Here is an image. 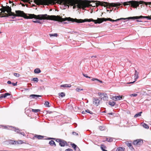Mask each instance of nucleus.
Listing matches in <instances>:
<instances>
[{
	"mask_svg": "<svg viewBox=\"0 0 151 151\" xmlns=\"http://www.w3.org/2000/svg\"><path fill=\"white\" fill-rule=\"evenodd\" d=\"M65 23H68L67 22H64Z\"/></svg>",
	"mask_w": 151,
	"mask_h": 151,
	"instance_id": "60",
	"label": "nucleus"
},
{
	"mask_svg": "<svg viewBox=\"0 0 151 151\" xmlns=\"http://www.w3.org/2000/svg\"><path fill=\"white\" fill-rule=\"evenodd\" d=\"M99 129L100 130L103 131L105 130V127L104 126H100L99 127Z\"/></svg>",
	"mask_w": 151,
	"mask_h": 151,
	"instance_id": "27",
	"label": "nucleus"
},
{
	"mask_svg": "<svg viewBox=\"0 0 151 151\" xmlns=\"http://www.w3.org/2000/svg\"><path fill=\"white\" fill-rule=\"evenodd\" d=\"M105 96H104V97L103 98H102V99H102L103 100L105 101L107 100L108 99V97H107V94H105Z\"/></svg>",
	"mask_w": 151,
	"mask_h": 151,
	"instance_id": "28",
	"label": "nucleus"
},
{
	"mask_svg": "<svg viewBox=\"0 0 151 151\" xmlns=\"http://www.w3.org/2000/svg\"><path fill=\"white\" fill-rule=\"evenodd\" d=\"M127 146L129 147V148L132 150L133 151L134 150V148L133 147L132 144L131 143H127Z\"/></svg>",
	"mask_w": 151,
	"mask_h": 151,
	"instance_id": "14",
	"label": "nucleus"
},
{
	"mask_svg": "<svg viewBox=\"0 0 151 151\" xmlns=\"http://www.w3.org/2000/svg\"><path fill=\"white\" fill-rule=\"evenodd\" d=\"M139 73L137 72L136 70H135V74H134V80L135 81L133 82H130L128 83V84H130V83H134L136 81L137 79H138L139 78Z\"/></svg>",
	"mask_w": 151,
	"mask_h": 151,
	"instance_id": "8",
	"label": "nucleus"
},
{
	"mask_svg": "<svg viewBox=\"0 0 151 151\" xmlns=\"http://www.w3.org/2000/svg\"><path fill=\"white\" fill-rule=\"evenodd\" d=\"M22 6H25V4H22Z\"/></svg>",
	"mask_w": 151,
	"mask_h": 151,
	"instance_id": "54",
	"label": "nucleus"
},
{
	"mask_svg": "<svg viewBox=\"0 0 151 151\" xmlns=\"http://www.w3.org/2000/svg\"><path fill=\"white\" fill-rule=\"evenodd\" d=\"M4 94H2L0 95V99H2L3 98H4Z\"/></svg>",
	"mask_w": 151,
	"mask_h": 151,
	"instance_id": "44",
	"label": "nucleus"
},
{
	"mask_svg": "<svg viewBox=\"0 0 151 151\" xmlns=\"http://www.w3.org/2000/svg\"><path fill=\"white\" fill-rule=\"evenodd\" d=\"M40 111V110L38 109H32V111L33 112H35V113H37V112H39Z\"/></svg>",
	"mask_w": 151,
	"mask_h": 151,
	"instance_id": "29",
	"label": "nucleus"
},
{
	"mask_svg": "<svg viewBox=\"0 0 151 151\" xmlns=\"http://www.w3.org/2000/svg\"><path fill=\"white\" fill-rule=\"evenodd\" d=\"M122 96H114L112 98V99L114 101L120 100L122 98Z\"/></svg>",
	"mask_w": 151,
	"mask_h": 151,
	"instance_id": "11",
	"label": "nucleus"
},
{
	"mask_svg": "<svg viewBox=\"0 0 151 151\" xmlns=\"http://www.w3.org/2000/svg\"><path fill=\"white\" fill-rule=\"evenodd\" d=\"M32 81L36 82H37L38 81V79L37 78H33Z\"/></svg>",
	"mask_w": 151,
	"mask_h": 151,
	"instance_id": "33",
	"label": "nucleus"
},
{
	"mask_svg": "<svg viewBox=\"0 0 151 151\" xmlns=\"http://www.w3.org/2000/svg\"><path fill=\"white\" fill-rule=\"evenodd\" d=\"M109 105H110L112 106H114L115 104V103L114 102L109 101Z\"/></svg>",
	"mask_w": 151,
	"mask_h": 151,
	"instance_id": "25",
	"label": "nucleus"
},
{
	"mask_svg": "<svg viewBox=\"0 0 151 151\" xmlns=\"http://www.w3.org/2000/svg\"><path fill=\"white\" fill-rule=\"evenodd\" d=\"M50 37H57L58 36V34L57 33H55L54 34H50Z\"/></svg>",
	"mask_w": 151,
	"mask_h": 151,
	"instance_id": "32",
	"label": "nucleus"
},
{
	"mask_svg": "<svg viewBox=\"0 0 151 151\" xmlns=\"http://www.w3.org/2000/svg\"><path fill=\"white\" fill-rule=\"evenodd\" d=\"M124 148L120 147L117 148L116 151H124Z\"/></svg>",
	"mask_w": 151,
	"mask_h": 151,
	"instance_id": "21",
	"label": "nucleus"
},
{
	"mask_svg": "<svg viewBox=\"0 0 151 151\" xmlns=\"http://www.w3.org/2000/svg\"><path fill=\"white\" fill-rule=\"evenodd\" d=\"M62 140V139H57L56 140V141L57 142H58L59 143V144H60V142H61V140Z\"/></svg>",
	"mask_w": 151,
	"mask_h": 151,
	"instance_id": "41",
	"label": "nucleus"
},
{
	"mask_svg": "<svg viewBox=\"0 0 151 151\" xmlns=\"http://www.w3.org/2000/svg\"><path fill=\"white\" fill-rule=\"evenodd\" d=\"M12 85L13 86H16L17 85V82H16V83H12Z\"/></svg>",
	"mask_w": 151,
	"mask_h": 151,
	"instance_id": "42",
	"label": "nucleus"
},
{
	"mask_svg": "<svg viewBox=\"0 0 151 151\" xmlns=\"http://www.w3.org/2000/svg\"><path fill=\"white\" fill-rule=\"evenodd\" d=\"M34 72L35 73H39L41 72V71L39 68H37L34 70Z\"/></svg>",
	"mask_w": 151,
	"mask_h": 151,
	"instance_id": "17",
	"label": "nucleus"
},
{
	"mask_svg": "<svg viewBox=\"0 0 151 151\" xmlns=\"http://www.w3.org/2000/svg\"><path fill=\"white\" fill-rule=\"evenodd\" d=\"M9 3H11V2L10 1H9Z\"/></svg>",
	"mask_w": 151,
	"mask_h": 151,
	"instance_id": "59",
	"label": "nucleus"
},
{
	"mask_svg": "<svg viewBox=\"0 0 151 151\" xmlns=\"http://www.w3.org/2000/svg\"><path fill=\"white\" fill-rule=\"evenodd\" d=\"M71 145L72 147L75 150H76V148L77 147V146L75 144L73 143L72 144H71Z\"/></svg>",
	"mask_w": 151,
	"mask_h": 151,
	"instance_id": "31",
	"label": "nucleus"
},
{
	"mask_svg": "<svg viewBox=\"0 0 151 151\" xmlns=\"http://www.w3.org/2000/svg\"><path fill=\"white\" fill-rule=\"evenodd\" d=\"M7 83L8 84H11L12 83V82H11V81H7Z\"/></svg>",
	"mask_w": 151,
	"mask_h": 151,
	"instance_id": "48",
	"label": "nucleus"
},
{
	"mask_svg": "<svg viewBox=\"0 0 151 151\" xmlns=\"http://www.w3.org/2000/svg\"><path fill=\"white\" fill-rule=\"evenodd\" d=\"M42 3H46V5L54 4L56 3L60 4L63 9L68 8L70 5L73 6L74 9L77 7L79 9L84 10L89 5L84 1L81 0H38Z\"/></svg>",
	"mask_w": 151,
	"mask_h": 151,
	"instance_id": "2",
	"label": "nucleus"
},
{
	"mask_svg": "<svg viewBox=\"0 0 151 151\" xmlns=\"http://www.w3.org/2000/svg\"><path fill=\"white\" fill-rule=\"evenodd\" d=\"M86 112V110L85 111H82V113L83 114H85Z\"/></svg>",
	"mask_w": 151,
	"mask_h": 151,
	"instance_id": "51",
	"label": "nucleus"
},
{
	"mask_svg": "<svg viewBox=\"0 0 151 151\" xmlns=\"http://www.w3.org/2000/svg\"><path fill=\"white\" fill-rule=\"evenodd\" d=\"M91 80L92 81H99V82L101 83H102V81L97 78H93L92 79H91Z\"/></svg>",
	"mask_w": 151,
	"mask_h": 151,
	"instance_id": "26",
	"label": "nucleus"
},
{
	"mask_svg": "<svg viewBox=\"0 0 151 151\" xmlns=\"http://www.w3.org/2000/svg\"><path fill=\"white\" fill-rule=\"evenodd\" d=\"M12 5H14V4L13 3V4H12Z\"/></svg>",
	"mask_w": 151,
	"mask_h": 151,
	"instance_id": "61",
	"label": "nucleus"
},
{
	"mask_svg": "<svg viewBox=\"0 0 151 151\" xmlns=\"http://www.w3.org/2000/svg\"><path fill=\"white\" fill-rule=\"evenodd\" d=\"M83 76H84V77H86V78H91V77H89V76H88L87 75V74H85L83 73Z\"/></svg>",
	"mask_w": 151,
	"mask_h": 151,
	"instance_id": "38",
	"label": "nucleus"
},
{
	"mask_svg": "<svg viewBox=\"0 0 151 151\" xmlns=\"http://www.w3.org/2000/svg\"><path fill=\"white\" fill-rule=\"evenodd\" d=\"M10 143L12 144H18V143L17 142V141H13L12 140L11 141Z\"/></svg>",
	"mask_w": 151,
	"mask_h": 151,
	"instance_id": "24",
	"label": "nucleus"
},
{
	"mask_svg": "<svg viewBox=\"0 0 151 151\" xmlns=\"http://www.w3.org/2000/svg\"><path fill=\"white\" fill-rule=\"evenodd\" d=\"M101 148L103 151H107L106 150H104V148H103L102 147H101Z\"/></svg>",
	"mask_w": 151,
	"mask_h": 151,
	"instance_id": "50",
	"label": "nucleus"
},
{
	"mask_svg": "<svg viewBox=\"0 0 151 151\" xmlns=\"http://www.w3.org/2000/svg\"><path fill=\"white\" fill-rule=\"evenodd\" d=\"M141 124H142V125L145 128L147 129H149V126L147 124L145 123H142Z\"/></svg>",
	"mask_w": 151,
	"mask_h": 151,
	"instance_id": "19",
	"label": "nucleus"
},
{
	"mask_svg": "<svg viewBox=\"0 0 151 151\" xmlns=\"http://www.w3.org/2000/svg\"><path fill=\"white\" fill-rule=\"evenodd\" d=\"M49 103L48 101H46L45 103V106L47 107H49L50 106L49 105Z\"/></svg>",
	"mask_w": 151,
	"mask_h": 151,
	"instance_id": "30",
	"label": "nucleus"
},
{
	"mask_svg": "<svg viewBox=\"0 0 151 151\" xmlns=\"http://www.w3.org/2000/svg\"><path fill=\"white\" fill-rule=\"evenodd\" d=\"M93 104L98 106L100 103V101L97 98H94L93 99Z\"/></svg>",
	"mask_w": 151,
	"mask_h": 151,
	"instance_id": "9",
	"label": "nucleus"
},
{
	"mask_svg": "<svg viewBox=\"0 0 151 151\" xmlns=\"http://www.w3.org/2000/svg\"><path fill=\"white\" fill-rule=\"evenodd\" d=\"M136 22H142V21H140V20H137L136 21Z\"/></svg>",
	"mask_w": 151,
	"mask_h": 151,
	"instance_id": "53",
	"label": "nucleus"
},
{
	"mask_svg": "<svg viewBox=\"0 0 151 151\" xmlns=\"http://www.w3.org/2000/svg\"><path fill=\"white\" fill-rule=\"evenodd\" d=\"M19 134L21 135H22L24 136H25V134L24 132H20Z\"/></svg>",
	"mask_w": 151,
	"mask_h": 151,
	"instance_id": "47",
	"label": "nucleus"
},
{
	"mask_svg": "<svg viewBox=\"0 0 151 151\" xmlns=\"http://www.w3.org/2000/svg\"><path fill=\"white\" fill-rule=\"evenodd\" d=\"M106 140L109 142H112L113 141V138L109 137L106 138Z\"/></svg>",
	"mask_w": 151,
	"mask_h": 151,
	"instance_id": "23",
	"label": "nucleus"
},
{
	"mask_svg": "<svg viewBox=\"0 0 151 151\" xmlns=\"http://www.w3.org/2000/svg\"><path fill=\"white\" fill-rule=\"evenodd\" d=\"M109 114H111V115H112V113H110Z\"/></svg>",
	"mask_w": 151,
	"mask_h": 151,
	"instance_id": "58",
	"label": "nucleus"
},
{
	"mask_svg": "<svg viewBox=\"0 0 151 151\" xmlns=\"http://www.w3.org/2000/svg\"><path fill=\"white\" fill-rule=\"evenodd\" d=\"M11 10V7L9 6L5 7L3 9H0V17H7L11 15L16 16L14 13L12 12Z\"/></svg>",
	"mask_w": 151,
	"mask_h": 151,
	"instance_id": "5",
	"label": "nucleus"
},
{
	"mask_svg": "<svg viewBox=\"0 0 151 151\" xmlns=\"http://www.w3.org/2000/svg\"><path fill=\"white\" fill-rule=\"evenodd\" d=\"M11 95V94L8 93H5L4 94V98L6 97L7 96H10Z\"/></svg>",
	"mask_w": 151,
	"mask_h": 151,
	"instance_id": "34",
	"label": "nucleus"
},
{
	"mask_svg": "<svg viewBox=\"0 0 151 151\" xmlns=\"http://www.w3.org/2000/svg\"><path fill=\"white\" fill-rule=\"evenodd\" d=\"M86 112H87L89 113H90L91 114H93V113L90 111L89 110L87 109L86 110Z\"/></svg>",
	"mask_w": 151,
	"mask_h": 151,
	"instance_id": "37",
	"label": "nucleus"
},
{
	"mask_svg": "<svg viewBox=\"0 0 151 151\" xmlns=\"http://www.w3.org/2000/svg\"><path fill=\"white\" fill-rule=\"evenodd\" d=\"M40 96H41L39 95L32 94L30 95L29 98L30 99H36V98H37Z\"/></svg>",
	"mask_w": 151,
	"mask_h": 151,
	"instance_id": "12",
	"label": "nucleus"
},
{
	"mask_svg": "<svg viewBox=\"0 0 151 151\" xmlns=\"http://www.w3.org/2000/svg\"><path fill=\"white\" fill-rule=\"evenodd\" d=\"M0 92L1 93H2L3 92V90H1L0 91Z\"/></svg>",
	"mask_w": 151,
	"mask_h": 151,
	"instance_id": "55",
	"label": "nucleus"
},
{
	"mask_svg": "<svg viewBox=\"0 0 151 151\" xmlns=\"http://www.w3.org/2000/svg\"><path fill=\"white\" fill-rule=\"evenodd\" d=\"M59 145L61 147H64L65 146L68 145V144L65 141L62 140L60 142Z\"/></svg>",
	"mask_w": 151,
	"mask_h": 151,
	"instance_id": "10",
	"label": "nucleus"
},
{
	"mask_svg": "<svg viewBox=\"0 0 151 151\" xmlns=\"http://www.w3.org/2000/svg\"><path fill=\"white\" fill-rule=\"evenodd\" d=\"M12 127V130L14 131L15 132H16L17 133H19V132L20 131H22L21 130L19 129H18V128H17L15 127Z\"/></svg>",
	"mask_w": 151,
	"mask_h": 151,
	"instance_id": "13",
	"label": "nucleus"
},
{
	"mask_svg": "<svg viewBox=\"0 0 151 151\" xmlns=\"http://www.w3.org/2000/svg\"><path fill=\"white\" fill-rule=\"evenodd\" d=\"M58 95L61 97H63L65 96V93L64 92H61L60 93H58Z\"/></svg>",
	"mask_w": 151,
	"mask_h": 151,
	"instance_id": "22",
	"label": "nucleus"
},
{
	"mask_svg": "<svg viewBox=\"0 0 151 151\" xmlns=\"http://www.w3.org/2000/svg\"><path fill=\"white\" fill-rule=\"evenodd\" d=\"M82 90H83V89H80V88H77L76 89V91H78V92H79L80 91H82Z\"/></svg>",
	"mask_w": 151,
	"mask_h": 151,
	"instance_id": "39",
	"label": "nucleus"
},
{
	"mask_svg": "<svg viewBox=\"0 0 151 151\" xmlns=\"http://www.w3.org/2000/svg\"><path fill=\"white\" fill-rule=\"evenodd\" d=\"M93 57H94V58H96V56H92L91 57V58H92Z\"/></svg>",
	"mask_w": 151,
	"mask_h": 151,
	"instance_id": "56",
	"label": "nucleus"
},
{
	"mask_svg": "<svg viewBox=\"0 0 151 151\" xmlns=\"http://www.w3.org/2000/svg\"><path fill=\"white\" fill-rule=\"evenodd\" d=\"M1 33V32H0V33Z\"/></svg>",
	"mask_w": 151,
	"mask_h": 151,
	"instance_id": "64",
	"label": "nucleus"
},
{
	"mask_svg": "<svg viewBox=\"0 0 151 151\" xmlns=\"http://www.w3.org/2000/svg\"><path fill=\"white\" fill-rule=\"evenodd\" d=\"M48 139H55V138H49Z\"/></svg>",
	"mask_w": 151,
	"mask_h": 151,
	"instance_id": "52",
	"label": "nucleus"
},
{
	"mask_svg": "<svg viewBox=\"0 0 151 151\" xmlns=\"http://www.w3.org/2000/svg\"><path fill=\"white\" fill-rule=\"evenodd\" d=\"M51 16H54V17H52L51 20L56 21L60 22H62L67 21L68 22L71 21L72 22H76L78 23H81L85 22H94V23L95 24H100L102 23L103 21H109L112 22H117L120 20L122 19H126L128 20L134 19H138L142 18H147L148 19V16H136L133 17H130L127 18H120L116 20H114L110 18H97L96 20H94L92 19H73L71 18L70 17H66L64 18H62L59 16H55V15H51Z\"/></svg>",
	"mask_w": 151,
	"mask_h": 151,
	"instance_id": "1",
	"label": "nucleus"
},
{
	"mask_svg": "<svg viewBox=\"0 0 151 151\" xmlns=\"http://www.w3.org/2000/svg\"><path fill=\"white\" fill-rule=\"evenodd\" d=\"M72 134H73L74 135H78V133H77L75 132H72Z\"/></svg>",
	"mask_w": 151,
	"mask_h": 151,
	"instance_id": "46",
	"label": "nucleus"
},
{
	"mask_svg": "<svg viewBox=\"0 0 151 151\" xmlns=\"http://www.w3.org/2000/svg\"><path fill=\"white\" fill-rule=\"evenodd\" d=\"M146 2L140 1V2L132 1L127 2H124L123 3L124 6H127L128 5H131L132 6H133L135 8H137L139 6V4H146Z\"/></svg>",
	"mask_w": 151,
	"mask_h": 151,
	"instance_id": "6",
	"label": "nucleus"
},
{
	"mask_svg": "<svg viewBox=\"0 0 151 151\" xmlns=\"http://www.w3.org/2000/svg\"><path fill=\"white\" fill-rule=\"evenodd\" d=\"M113 9H114V8H113L112 9V10H113Z\"/></svg>",
	"mask_w": 151,
	"mask_h": 151,
	"instance_id": "63",
	"label": "nucleus"
},
{
	"mask_svg": "<svg viewBox=\"0 0 151 151\" xmlns=\"http://www.w3.org/2000/svg\"><path fill=\"white\" fill-rule=\"evenodd\" d=\"M137 94L136 93H133L130 94L129 95L130 96H137Z\"/></svg>",
	"mask_w": 151,
	"mask_h": 151,
	"instance_id": "36",
	"label": "nucleus"
},
{
	"mask_svg": "<svg viewBox=\"0 0 151 151\" xmlns=\"http://www.w3.org/2000/svg\"><path fill=\"white\" fill-rule=\"evenodd\" d=\"M33 22L35 23H40V20H37L36 21H33Z\"/></svg>",
	"mask_w": 151,
	"mask_h": 151,
	"instance_id": "40",
	"label": "nucleus"
},
{
	"mask_svg": "<svg viewBox=\"0 0 151 151\" xmlns=\"http://www.w3.org/2000/svg\"><path fill=\"white\" fill-rule=\"evenodd\" d=\"M35 6V5H32V6Z\"/></svg>",
	"mask_w": 151,
	"mask_h": 151,
	"instance_id": "62",
	"label": "nucleus"
},
{
	"mask_svg": "<svg viewBox=\"0 0 151 151\" xmlns=\"http://www.w3.org/2000/svg\"><path fill=\"white\" fill-rule=\"evenodd\" d=\"M149 4H151V2H148Z\"/></svg>",
	"mask_w": 151,
	"mask_h": 151,
	"instance_id": "57",
	"label": "nucleus"
},
{
	"mask_svg": "<svg viewBox=\"0 0 151 151\" xmlns=\"http://www.w3.org/2000/svg\"><path fill=\"white\" fill-rule=\"evenodd\" d=\"M49 144L52 146H54L55 147L56 146V145L54 142V141L53 140H51L49 142Z\"/></svg>",
	"mask_w": 151,
	"mask_h": 151,
	"instance_id": "15",
	"label": "nucleus"
},
{
	"mask_svg": "<svg viewBox=\"0 0 151 151\" xmlns=\"http://www.w3.org/2000/svg\"><path fill=\"white\" fill-rule=\"evenodd\" d=\"M142 113V112H140L139 113H138L137 114H136L134 116V117L136 118L140 116H141V114Z\"/></svg>",
	"mask_w": 151,
	"mask_h": 151,
	"instance_id": "20",
	"label": "nucleus"
},
{
	"mask_svg": "<svg viewBox=\"0 0 151 151\" xmlns=\"http://www.w3.org/2000/svg\"><path fill=\"white\" fill-rule=\"evenodd\" d=\"M105 94H106L105 93H99V96H100L101 99L102 98H103L105 96Z\"/></svg>",
	"mask_w": 151,
	"mask_h": 151,
	"instance_id": "18",
	"label": "nucleus"
},
{
	"mask_svg": "<svg viewBox=\"0 0 151 151\" xmlns=\"http://www.w3.org/2000/svg\"><path fill=\"white\" fill-rule=\"evenodd\" d=\"M60 86L61 87H67V84H64V85H61Z\"/></svg>",
	"mask_w": 151,
	"mask_h": 151,
	"instance_id": "43",
	"label": "nucleus"
},
{
	"mask_svg": "<svg viewBox=\"0 0 151 151\" xmlns=\"http://www.w3.org/2000/svg\"><path fill=\"white\" fill-rule=\"evenodd\" d=\"M34 137H36L39 139H42L44 137L43 136H42L40 135H38L37 134H35V135Z\"/></svg>",
	"mask_w": 151,
	"mask_h": 151,
	"instance_id": "16",
	"label": "nucleus"
},
{
	"mask_svg": "<svg viewBox=\"0 0 151 151\" xmlns=\"http://www.w3.org/2000/svg\"><path fill=\"white\" fill-rule=\"evenodd\" d=\"M84 2H85L89 5V6H87L88 7H90L91 6L93 7H95L96 6L98 5H100L102 6H104V7L109 6L110 7V9H111V8L112 7H115L116 8L114 9V10H116L119 7L120 5V4H118L117 3H109L105 2H101L98 1H93L92 2L93 3L96 2V3H95L94 4H90L91 3V1H88L86 0L84 1Z\"/></svg>",
	"mask_w": 151,
	"mask_h": 151,
	"instance_id": "4",
	"label": "nucleus"
},
{
	"mask_svg": "<svg viewBox=\"0 0 151 151\" xmlns=\"http://www.w3.org/2000/svg\"><path fill=\"white\" fill-rule=\"evenodd\" d=\"M143 143V142L142 140L140 139L134 140L133 142V144L134 145L139 146L140 145H141Z\"/></svg>",
	"mask_w": 151,
	"mask_h": 151,
	"instance_id": "7",
	"label": "nucleus"
},
{
	"mask_svg": "<svg viewBox=\"0 0 151 151\" xmlns=\"http://www.w3.org/2000/svg\"><path fill=\"white\" fill-rule=\"evenodd\" d=\"M16 16H13L12 19H14L15 17H21L27 19L35 18L38 19H49L51 20V17H54L51 15H48L47 14H39L36 15L34 14H25L22 11L17 10L15 11Z\"/></svg>",
	"mask_w": 151,
	"mask_h": 151,
	"instance_id": "3",
	"label": "nucleus"
},
{
	"mask_svg": "<svg viewBox=\"0 0 151 151\" xmlns=\"http://www.w3.org/2000/svg\"><path fill=\"white\" fill-rule=\"evenodd\" d=\"M65 151H73V150L70 149H68L65 150Z\"/></svg>",
	"mask_w": 151,
	"mask_h": 151,
	"instance_id": "45",
	"label": "nucleus"
},
{
	"mask_svg": "<svg viewBox=\"0 0 151 151\" xmlns=\"http://www.w3.org/2000/svg\"><path fill=\"white\" fill-rule=\"evenodd\" d=\"M71 86L70 84H67V87H70Z\"/></svg>",
	"mask_w": 151,
	"mask_h": 151,
	"instance_id": "49",
	"label": "nucleus"
},
{
	"mask_svg": "<svg viewBox=\"0 0 151 151\" xmlns=\"http://www.w3.org/2000/svg\"><path fill=\"white\" fill-rule=\"evenodd\" d=\"M14 75L16 77H19L20 75H19V73H14Z\"/></svg>",
	"mask_w": 151,
	"mask_h": 151,
	"instance_id": "35",
	"label": "nucleus"
}]
</instances>
